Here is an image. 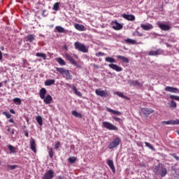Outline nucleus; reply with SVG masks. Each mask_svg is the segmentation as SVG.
Instances as JSON below:
<instances>
[{
    "instance_id": "1",
    "label": "nucleus",
    "mask_w": 179,
    "mask_h": 179,
    "mask_svg": "<svg viewBox=\"0 0 179 179\" xmlns=\"http://www.w3.org/2000/svg\"><path fill=\"white\" fill-rule=\"evenodd\" d=\"M154 173L156 176H160V177H166L167 176V169L162 164H159L154 169Z\"/></svg>"
},
{
    "instance_id": "2",
    "label": "nucleus",
    "mask_w": 179,
    "mask_h": 179,
    "mask_svg": "<svg viewBox=\"0 0 179 179\" xmlns=\"http://www.w3.org/2000/svg\"><path fill=\"white\" fill-rule=\"evenodd\" d=\"M57 72H59L64 78H66V80H72V76L69 73V70H66L64 68L56 67Z\"/></svg>"
},
{
    "instance_id": "3",
    "label": "nucleus",
    "mask_w": 179,
    "mask_h": 179,
    "mask_svg": "<svg viewBox=\"0 0 179 179\" xmlns=\"http://www.w3.org/2000/svg\"><path fill=\"white\" fill-rule=\"evenodd\" d=\"M74 47L76 50H78L81 52H88L89 51V50L86 48V46L84 44L80 43V42H76L74 43Z\"/></svg>"
},
{
    "instance_id": "4",
    "label": "nucleus",
    "mask_w": 179,
    "mask_h": 179,
    "mask_svg": "<svg viewBox=\"0 0 179 179\" xmlns=\"http://www.w3.org/2000/svg\"><path fill=\"white\" fill-rule=\"evenodd\" d=\"M102 124L103 127L106 128V129H108V131H118V127L109 122H103Z\"/></svg>"
},
{
    "instance_id": "5",
    "label": "nucleus",
    "mask_w": 179,
    "mask_h": 179,
    "mask_svg": "<svg viewBox=\"0 0 179 179\" xmlns=\"http://www.w3.org/2000/svg\"><path fill=\"white\" fill-rule=\"evenodd\" d=\"M170 99L172 101H171L169 108H177V103H176V101H174V100H176V101H179V96H176V95H171Z\"/></svg>"
},
{
    "instance_id": "6",
    "label": "nucleus",
    "mask_w": 179,
    "mask_h": 179,
    "mask_svg": "<svg viewBox=\"0 0 179 179\" xmlns=\"http://www.w3.org/2000/svg\"><path fill=\"white\" fill-rule=\"evenodd\" d=\"M120 143H121V138L117 137L110 142L108 145V149H114V148H117Z\"/></svg>"
},
{
    "instance_id": "7",
    "label": "nucleus",
    "mask_w": 179,
    "mask_h": 179,
    "mask_svg": "<svg viewBox=\"0 0 179 179\" xmlns=\"http://www.w3.org/2000/svg\"><path fill=\"white\" fill-rule=\"evenodd\" d=\"M141 113H143L145 117H149L150 114H153V113H155V110L152 108H143L141 109Z\"/></svg>"
},
{
    "instance_id": "8",
    "label": "nucleus",
    "mask_w": 179,
    "mask_h": 179,
    "mask_svg": "<svg viewBox=\"0 0 179 179\" xmlns=\"http://www.w3.org/2000/svg\"><path fill=\"white\" fill-rule=\"evenodd\" d=\"M66 86L71 87L73 92H74L75 94H76V96H78V97H82V93H80V92L78 90V88H76L75 85H71V84L69 83H66Z\"/></svg>"
},
{
    "instance_id": "9",
    "label": "nucleus",
    "mask_w": 179,
    "mask_h": 179,
    "mask_svg": "<svg viewBox=\"0 0 179 179\" xmlns=\"http://www.w3.org/2000/svg\"><path fill=\"white\" fill-rule=\"evenodd\" d=\"M157 26L162 30L163 31H169L171 29L170 25L166 24H162L161 22H157Z\"/></svg>"
},
{
    "instance_id": "10",
    "label": "nucleus",
    "mask_w": 179,
    "mask_h": 179,
    "mask_svg": "<svg viewBox=\"0 0 179 179\" xmlns=\"http://www.w3.org/2000/svg\"><path fill=\"white\" fill-rule=\"evenodd\" d=\"M54 178V171L49 170L43 176V179H52Z\"/></svg>"
},
{
    "instance_id": "11",
    "label": "nucleus",
    "mask_w": 179,
    "mask_h": 179,
    "mask_svg": "<svg viewBox=\"0 0 179 179\" xmlns=\"http://www.w3.org/2000/svg\"><path fill=\"white\" fill-rule=\"evenodd\" d=\"M111 24H112V28L114 30H121V29H122V24H120V22L117 21H113L111 22Z\"/></svg>"
},
{
    "instance_id": "12",
    "label": "nucleus",
    "mask_w": 179,
    "mask_h": 179,
    "mask_svg": "<svg viewBox=\"0 0 179 179\" xmlns=\"http://www.w3.org/2000/svg\"><path fill=\"white\" fill-rule=\"evenodd\" d=\"M95 93L96 96H100L101 97H108V93L107 92L100 90H95Z\"/></svg>"
},
{
    "instance_id": "13",
    "label": "nucleus",
    "mask_w": 179,
    "mask_h": 179,
    "mask_svg": "<svg viewBox=\"0 0 179 179\" xmlns=\"http://www.w3.org/2000/svg\"><path fill=\"white\" fill-rule=\"evenodd\" d=\"M29 143H30L31 150H32V152L36 153V152H37L36 149V146H37V144H36V140H34V138H31Z\"/></svg>"
},
{
    "instance_id": "14",
    "label": "nucleus",
    "mask_w": 179,
    "mask_h": 179,
    "mask_svg": "<svg viewBox=\"0 0 179 179\" xmlns=\"http://www.w3.org/2000/svg\"><path fill=\"white\" fill-rule=\"evenodd\" d=\"M108 66L111 69H113V71H116V72H121L122 71V68L117 64H110Z\"/></svg>"
},
{
    "instance_id": "15",
    "label": "nucleus",
    "mask_w": 179,
    "mask_h": 179,
    "mask_svg": "<svg viewBox=\"0 0 179 179\" xmlns=\"http://www.w3.org/2000/svg\"><path fill=\"white\" fill-rule=\"evenodd\" d=\"M122 17L124 19H126V20H129V22H132L135 20V15H128V14L124 13L122 15Z\"/></svg>"
},
{
    "instance_id": "16",
    "label": "nucleus",
    "mask_w": 179,
    "mask_h": 179,
    "mask_svg": "<svg viewBox=\"0 0 179 179\" xmlns=\"http://www.w3.org/2000/svg\"><path fill=\"white\" fill-rule=\"evenodd\" d=\"M106 162H107L108 166L110 167V170H112V172L113 173V174H115V166H114V162H113V160L111 159H107Z\"/></svg>"
},
{
    "instance_id": "17",
    "label": "nucleus",
    "mask_w": 179,
    "mask_h": 179,
    "mask_svg": "<svg viewBox=\"0 0 179 179\" xmlns=\"http://www.w3.org/2000/svg\"><path fill=\"white\" fill-rule=\"evenodd\" d=\"M65 58H66V59H68V61H69V62H71V64H72L73 65H77L78 63H76V61H75V59L68 53H65Z\"/></svg>"
},
{
    "instance_id": "18",
    "label": "nucleus",
    "mask_w": 179,
    "mask_h": 179,
    "mask_svg": "<svg viewBox=\"0 0 179 179\" xmlns=\"http://www.w3.org/2000/svg\"><path fill=\"white\" fill-rule=\"evenodd\" d=\"M42 100H43L45 104H51V101H52V96L48 94L46 96H44V99H42Z\"/></svg>"
},
{
    "instance_id": "19",
    "label": "nucleus",
    "mask_w": 179,
    "mask_h": 179,
    "mask_svg": "<svg viewBox=\"0 0 179 179\" xmlns=\"http://www.w3.org/2000/svg\"><path fill=\"white\" fill-rule=\"evenodd\" d=\"M162 54V50L158 49L157 50H151L148 52V55L155 57L156 55H160Z\"/></svg>"
},
{
    "instance_id": "20",
    "label": "nucleus",
    "mask_w": 179,
    "mask_h": 179,
    "mask_svg": "<svg viewBox=\"0 0 179 179\" xmlns=\"http://www.w3.org/2000/svg\"><path fill=\"white\" fill-rule=\"evenodd\" d=\"M166 92H170V93H178V89L176 87H165Z\"/></svg>"
},
{
    "instance_id": "21",
    "label": "nucleus",
    "mask_w": 179,
    "mask_h": 179,
    "mask_svg": "<svg viewBox=\"0 0 179 179\" xmlns=\"http://www.w3.org/2000/svg\"><path fill=\"white\" fill-rule=\"evenodd\" d=\"M141 29H143V30H145L146 31H148L152 30V29H153V25H152L151 24H148L147 25L144 24H141Z\"/></svg>"
},
{
    "instance_id": "22",
    "label": "nucleus",
    "mask_w": 179,
    "mask_h": 179,
    "mask_svg": "<svg viewBox=\"0 0 179 179\" xmlns=\"http://www.w3.org/2000/svg\"><path fill=\"white\" fill-rule=\"evenodd\" d=\"M45 94H47V90L45 88H41L39 91V96L41 99L45 97Z\"/></svg>"
},
{
    "instance_id": "23",
    "label": "nucleus",
    "mask_w": 179,
    "mask_h": 179,
    "mask_svg": "<svg viewBox=\"0 0 179 179\" xmlns=\"http://www.w3.org/2000/svg\"><path fill=\"white\" fill-rule=\"evenodd\" d=\"M117 59H120V61H122V62H124V64H128L129 62V59H128V57H125L124 56L117 55Z\"/></svg>"
},
{
    "instance_id": "24",
    "label": "nucleus",
    "mask_w": 179,
    "mask_h": 179,
    "mask_svg": "<svg viewBox=\"0 0 179 179\" xmlns=\"http://www.w3.org/2000/svg\"><path fill=\"white\" fill-rule=\"evenodd\" d=\"M75 29L79 31H85V26L79 24H76L74 25Z\"/></svg>"
},
{
    "instance_id": "25",
    "label": "nucleus",
    "mask_w": 179,
    "mask_h": 179,
    "mask_svg": "<svg viewBox=\"0 0 179 179\" xmlns=\"http://www.w3.org/2000/svg\"><path fill=\"white\" fill-rule=\"evenodd\" d=\"M55 30L57 31V33H66V30L61 26H56Z\"/></svg>"
},
{
    "instance_id": "26",
    "label": "nucleus",
    "mask_w": 179,
    "mask_h": 179,
    "mask_svg": "<svg viewBox=\"0 0 179 179\" xmlns=\"http://www.w3.org/2000/svg\"><path fill=\"white\" fill-rule=\"evenodd\" d=\"M129 83L131 86H143V84L141 83L138 80H131Z\"/></svg>"
},
{
    "instance_id": "27",
    "label": "nucleus",
    "mask_w": 179,
    "mask_h": 179,
    "mask_svg": "<svg viewBox=\"0 0 179 179\" xmlns=\"http://www.w3.org/2000/svg\"><path fill=\"white\" fill-rule=\"evenodd\" d=\"M34 40H36V36H34V34H29L27 36L26 41H29V43H33V41H34Z\"/></svg>"
},
{
    "instance_id": "28",
    "label": "nucleus",
    "mask_w": 179,
    "mask_h": 179,
    "mask_svg": "<svg viewBox=\"0 0 179 179\" xmlns=\"http://www.w3.org/2000/svg\"><path fill=\"white\" fill-rule=\"evenodd\" d=\"M106 111H108V113H112V114H115L116 115H121V112L118 110H114L110 108H107Z\"/></svg>"
},
{
    "instance_id": "29",
    "label": "nucleus",
    "mask_w": 179,
    "mask_h": 179,
    "mask_svg": "<svg viewBox=\"0 0 179 179\" xmlns=\"http://www.w3.org/2000/svg\"><path fill=\"white\" fill-rule=\"evenodd\" d=\"M55 83V80L49 79L45 81V86H51V85H54Z\"/></svg>"
},
{
    "instance_id": "30",
    "label": "nucleus",
    "mask_w": 179,
    "mask_h": 179,
    "mask_svg": "<svg viewBox=\"0 0 179 179\" xmlns=\"http://www.w3.org/2000/svg\"><path fill=\"white\" fill-rule=\"evenodd\" d=\"M115 94H117V96H118L119 97H122V99H125V100H130L129 97L124 95L122 92H116Z\"/></svg>"
},
{
    "instance_id": "31",
    "label": "nucleus",
    "mask_w": 179,
    "mask_h": 179,
    "mask_svg": "<svg viewBox=\"0 0 179 179\" xmlns=\"http://www.w3.org/2000/svg\"><path fill=\"white\" fill-rule=\"evenodd\" d=\"M36 56L42 58L44 61L47 59V55H45V53L37 52Z\"/></svg>"
},
{
    "instance_id": "32",
    "label": "nucleus",
    "mask_w": 179,
    "mask_h": 179,
    "mask_svg": "<svg viewBox=\"0 0 179 179\" xmlns=\"http://www.w3.org/2000/svg\"><path fill=\"white\" fill-rule=\"evenodd\" d=\"M57 62H58L59 64H60L62 66H64V65H66V63L65 62V60H64L61 57H58L57 59Z\"/></svg>"
},
{
    "instance_id": "33",
    "label": "nucleus",
    "mask_w": 179,
    "mask_h": 179,
    "mask_svg": "<svg viewBox=\"0 0 179 179\" xmlns=\"http://www.w3.org/2000/svg\"><path fill=\"white\" fill-rule=\"evenodd\" d=\"M72 115L76 117V118H82V114L78 113L76 110H73L71 112Z\"/></svg>"
},
{
    "instance_id": "34",
    "label": "nucleus",
    "mask_w": 179,
    "mask_h": 179,
    "mask_svg": "<svg viewBox=\"0 0 179 179\" xmlns=\"http://www.w3.org/2000/svg\"><path fill=\"white\" fill-rule=\"evenodd\" d=\"M59 5H61L60 2H56L54 3L53 7H52V10H59Z\"/></svg>"
},
{
    "instance_id": "35",
    "label": "nucleus",
    "mask_w": 179,
    "mask_h": 179,
    "mask_svg": "<svg viewBox=\"0 0 179 179\" xmlns=\"http://www.w3.org/2000/svg\"><path fill=\"white\" fill-rule=\"evenodd\" d=\"M36 120L38 125L41 127L43 125V117H41V116H36Z\"/></svg>"
},
{
    "instance_id": "36",
    "label": "nucleus",
    "mask_w": 179,
    "mask_h": 179,
    "mask_svg": "<svg viewBox=\"0 0 179 179\" xmlns=\"http://www.w3.org/2000/svg\"><path fill=\"white\" fill-rule=\"evenodd\" d=\"M106 62H110V64H113L114 62H115V59L113 58V57H107L105 59Z\"/></svg>"
},
{
    "instance_id": "37",
    "label": "nucleus",
    "mask_w": 179,
    "mask_h": 179,
    "mask_svg": "<svg viewBox=\"0 0 179 179\" xmlns=\"http://www.w3.org/2000/svg\"><path fill=\"white\" fill-rule=\"evenodd\" d=\"M8 148L9 149L10 153H16V148L13 147L12 145H8Z\"/></svg>"
},
{
    "instance_id": "38",
    "label": "nucleus",
    "mask_w": 179,
    "mask_h": 179,
    "mask_svg": "<svg viewBox=\"0 0 179 179\" xmlns=\"http://www.w3.org/2000/svg\"><path fill=\"white\" fill-rule=\"evenodd\" d=\"M125 42L127 44H136V41L131 39V38H127L125 40Z\"/></svg>"
},
{
    "instance_id": "39",
    "label": "nucleus",
    "mask_w": 179,
    "mask_h": 179,
    "mask_svg": "<svg viewBox=\"0 0 179 179\" xmlns=\"http://www.w3.org/2000/svg\"><path fill=\"white\" fill-rule=\"evenodd\" d=\"M162 125H173V120L163 121Z\"/></svg>"
},
{
    "instance_id": "40",
    "label": "nucleus",
    "mask_w": 179,
    "mask_h": 179,
    "mask_svg": "<svg viewBox=\"0 0 179 179\" xmlns=\"http://www.w3.org/2000/svg\"><path fill=\"white\" fill-rule=\"evenodd\" d=\"M145 145L147 148H149V149H151V150H155V148H153V145H152L150 143L148 142H145Z\"/></svg>"
},
{
    "instance_id": "41",
    "label": "nucleus",
    "mask_w": 179,
    "mask_h": 179,
    "mask_svg": "<svg viewBox=\"0 0 179 179\" xmlns=\"http://www.w3.org/2000/svg\"><path fill=\"white\" fill-rule=\"evenodd\" d=\"M69 162L71 164L75 163L76 162V157H69Z\"/></svg>"
},
{
    "instance_id": "42",
    "label": "nucleus",
    "mask_w": 179,
    "mask_h": 179,
    "mask_svg": "<svg viewBox=\"0 0 179 179\" xmlns=\"http://www.w3.org/2000/svg\"><path fill=\"white\" fill-rule=\"evenodd\" d=\"M49 156L50 157V159H52V157H54V151L52 150V148H49Z\"/></svg>"
},
{
    "instance_id": "43",
    "label": "nucleus",
    "mask_w": 179,
    "mask_h": 179,
    "mask_svg": "<svg viewBox=\"0 0 179 179\" xmlns=\"http://www.w3.org/2000/svg\"><path fill=\"white\" fill-rule=\"evenodd\" d=\"M13 102L15 103V104H22V100L19 98H15Z\"/></svg>"
},
{
    "instance_id": "44",
    "label": "nucleus",
    "mask_w": 179,
    "mask_h": 179,
    "mask_svg": "<svg viewBox=\"0 0 179 179\" xmlns=\"http://www.w3.org/2000/svg\"><path fill=\"white\" fill-rule=\"evenodd\" d=\"M3 115H5L6 117V118H10V117H12L10 113H9L8 112H3Z\"/></svg>"
},
{
    "instance_id": "45",
    "label": "nucleus",
    "mask_w": 179,
    "mask_h": 179,
    "mask_svg": "<svg viewBox=\"0 0 179 179\" xmlns=\"http://www.w3.org/2000/svg\"><path fill=\"white\" fill-rule=\"evenodd\" d=\"M172 125H179V119L172 120Z\"/></svg>"
},
{
    "instance_id": "46",
    "label": "nucleus",
    "mask_w": 179,
    "mask_h": 179,
    "mask_svg": "<svg viewBox=\"0 0 179 179\" xmlns=\"http://www.w3.org/2000/svg\"><path fill=\"white\" fill-rule=\"evenodd\" d=\"M104 55H105L104 52H99L96 53V57H104Z\"/></svg>"
},
{
    "instance_id": "47",
    "label": "nucleus",
    "mask_w": 179,
    "mask_h": 179,
    "mask_svg": "<svg viewBox=\"0 0 179 179\" xmlns=\"http://www.w3.org/2000/svg\"><path fill=\"white\" fill-rule=\"evenodd\" d=\"M8 132H10L11 135H14L15 134V129H10V128H8L7 129Z\"/></svg>"
},
{
    "instance_id": "48",
    "label": "nucleus",
    "mask_w": 179,
    "mask_h": 179,
    "mask_svg": "<svg viewBox=\"0 0 179 179\" xmlns=\"http://www.w3.org/2000/svg\"><path fill=\"white\" fill-rule=\"evenodd\" d=\"M59 146H61V143L59 141H57L56 144L55 145V149H59Z\"/></svg>"
},
{
    "instance_id": "49",
    "label": "nucleus",
    "mask_w": 179,
    "mask_h": 179,
    "mask_svg": "<svg viewBox=\"0 0 179 179\" xmlns=\"http://www.w3.org/2000/svg\"><path fill=\"white\" fill-rule=\"evenodd\" d=\"M8 167L10 169V170H15V169L17 167V165H8Z\"/></svg>"
},
{
    "instance_id": "50",
    "label": "nucleus",
    "mask_w": 179,
    "mask_h": 179,
    "mask_svg": "<svg viewBox=\"0 0 179 179\" xmlns=\"http://www.w3.org/2000/svg\"><path fill=\"white\" fill-rule=\"evenodd\" d=\"M113 119L115 121H117V122H120L121 121V118H120V117H113Z\"/></svg>"
},
{
    "instance_id": "51",
    "label": "nucleus",
    "mask_w": 179,
    "mask_h": 179,
    "mask_svg": "<svg viewBox=\"0 0 179 179\" xmlns=\"http://www.w3.org/2000/svg\"><path fill=\"white\" fill-rule=\"evenodd\" d=\"M172 156H173V157H174V159H176V160H178V162H179L178 156H177L176 154H173Z\"/></svg>"
},
{
    "instance_id": "52",
    "label": "nucleus",
    "mask_w": 179,
    "mask_h": 179,
    "mask_svg": "<svg viewBox=\"0 0 179 179\" xmlns=\"http://www.w3.org/2000/svg\"><path fill=\"white\" fill-rule=\"evenodd\" d=\"M24 136H27V138H29V132L27 131H24Z\"/></svg>"
},
{
    "instance_id": "53",
    "label": "nucleus",
    "mask_w": 179,
    "mask_h": 179,
    "mask_svg": "<svg viewBox=\"0 0 179 179\" xmlns=\"http://www.w3.org/2000/svg\"><path fill=\"white\" fill-rule=\"evenodd\" d=\"M22 62H23L24 65H26V64H27V59H22Z\"/></svg>"
},
{
    "instance_id": "54",
    "label": "nucleus",
    "mask_w": 179,
    "mask_h": 179,
    "mask_svg": "<svg viewBox=\"0 0 179 179\" xmlns=\"http://www.w3.org/2000/svg\"><path fill=\"white\" fill-rule=\"evenodd\" d=\"M2 52L0 50V61H2Z\"/></svg>"
},
{
    "instance_id": "55",
    "label": "nucleus",
    "mask_w": 179,
    "mask_h": 179,
    "mask_svg": "<svg viewBox=\"0 0 179 179\" xmlns=\"http://www.w3.org/2000/svg\"><path fill=\"white\" fill-rule=\"evenodd\" d=\"M56 179H64V177L59 176L56 177Z\"/></svg>"
},
{
    "instance_id": "56",
    "label": "nucleus",
    "mask_w": 179,
    "mask_h": 179,
    "mask_svg": "<svg viewBox=\"0 0 179 179\" xmlns=\"http://www.w3.org/2000/svg\"><path fill=\"white\" fill-rule=\"evenodd\" d=\"M10 113H11V114H15V110L13 109H10Z\"/></svg>"
},
{
    "instance_id": "57",
    "label": "nucleus",
    "mask_w": 179,
    "mask_h": 179,
    "mask_svg": "<svg viewBox=\"0 0 179 179\" xmlns=\"http://www.w3.org/2000/svg\"><path fill=\"white\" fill-rule=\"evenodd\" d=\"M63 48H64V50H68V46H66V45H65L63 47Z\"/></svg>"
},
{
    "instance_id": "58",
    "label": "nucleus",
    "mask_w": 179,
    "mask_h": 179,
    "mask_svg": "<svg viewBox=\"0 0 179 179\" xmlns=\"http://www.w3.org/2000/svg\"><path fill=\"white\" fill-rule=\"evenodd\" d=\"M0 48H1V51H3V50H5V48L3 46H1Z\"/></svg>"
},
{
    "instance_id": "59",
    "label": "nucleus",
    "mask_w": 179,
    "mask_h": 179,
    "mask_svg": "<svg viewBox=\"0 0 179 179\" xmlns=\"http://www.w3.org/2000/svg\"><path fill=\"white\" fill-rule=\"evenodd\" d=\"M9 122H13V119H10Z\"/></svg>"
},
{
    "instance_id": "60",
    "label": "nucleus",
    "mask_w": 179,
    "mask_h": 179,
    "mask_svg": "<svg viewBox=\"0 0 179 179\" xmlns=\"http://www.w3.org/2000/svg\"><path fill=\"white\" fill-rule=\"evenodd\" d=\"M0 87H2V84H1V83H0Z\"/></svg>"
},
{
    "instance_id": "61",
    "label": "nucleus",
    "mask_w": 179,
    "mask_h": 179,
    "mask_svg": "<svg viewBox=\"0 0 179 179\" xmlns=\"http://www.w3.org/2000/svg\"><path fill=\"white\" fill-rule=\"evenodd\" d=\"M1 161H0V166H1Z\"/></svg>"
},
{
    "instance_id": "62",
    "label": "nucleus",
    "mask_w": 179,
    "mask_h": 179,
    "mask_svg": "<svg viewBox=\"0 0 179 179\" xmlns=\"http://www.w3.org/2000/svg\"><path fill=\"white\" fill-rule=\"evenodd\" d=\"M0 139H1V136H0Z\"/></svg>"
}]
</instances>
